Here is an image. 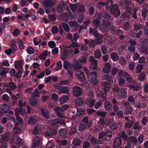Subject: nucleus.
I'll list each match as a JSON object with an SVG mask.
<instances>
[{
  "instance_id": "1",
  "label": "nucleus",
  "mask_w": 148,
  "mask_h": 148,
  "mask_svg": "<svg viewBox=\"0 0 148 148\" xmlns=\"http://www.w3.org/2000/svg\"><path fill=\"white\" fill-rule=\"evenodd\" d=\"M0 143L1 148H7L8 142L10 136V133L9 132H6L5 133L0 135Z\"/></svg>"
},
{
  "instance_id": "46",
  "label": "nucleus",
  "mask_w": 148,
  "mask_h": 148,
  "mask_svg": "<svg viewBox=\"0 0 148 148\" xmlns=\"http://www.w3.org/2000/svg\"><path fill=\"white\" fill-rule=\"evenodd\" d=\"M143 69V65H138L136 67V73H138L141 72Z\"/></svg>"
},
{
  "instance_id": "22",
  "label": "nucleus",
  "mask_w": 148,
  "mask_h": 148,
  "mask_svg": "<svg viewBox=\"0 0 148 148\" xmlns=\"http://www.w3.org/2000/svg\"><path fill=\"white\" fill-rule=\"evenodd\" d=\"M95 101V100L92 99L87 98L85 103L90 108H92L93 106Z\"/></svg>"
},
{
  "instance_id": "12",
  "label": "nucleus",
  "mask_w": 148,
  "mask_h": 148,
  "mask_svg": "<svg viewBox=\"0 0 148 148\" xmlns=\"http://www.w3.org/2000/svg\"><path fill=\"white\" fill-rule=\"evenodd\" d=\"M9 109V107L7 104L0 105V114H2L6 113Z\"/></svg>"
},
{
  "instance_id": "41",
  "label": "nucleus",
  "mask_w": 148,
  "mask_h": 148,
  "mask_svg": "<svg viewBox=\"0 0 148 148\" xmlns=\"http://www.w3.org/2000/svg\"><path fill=\"white\" fill-rule=\"evenodd\" d=\"M82 143V141L78 138H74L72 142L73 145L75 146H79Z\"/></svg>"
},
{
  "instance_id": "52",
  "label": "nucleus",
  "mask_w": 148,
  "mask_h": 148,
  "mask_svg": "<svg viewBox=\"0 0 148 148\" xmlns=\"http://www.w3.org/2000/svg\"><path fill=\"white\" fill-rule=\"evenodd\" d=\"M19 124V123H16L15 124L14 127L13 129V130H15V132L16 134H18L21 133V130L20 128H17V127Z\"/></svg>"
},
{
  "instance_id": "17",
  "label": "nucleus",
  "mask_w": 148,
  "mask_h": 148,
  "mask_svg": "<svg viewBox=\"0 0 148 148\" xmlns=\"http://www.w3.org/2000/svg\"><path fill=\"white\" fill-rule=\"evenodd\" d=\"M102 78L103 80H107V82L108 83L112 84L113 83V80L112 77L107 74H104L102 77Z\"/></svg>"
},
{
  "instance_id": "58",
  "label": "nucleus",
  "mask_w": 148,
  "mask_h": 148,
  "mask_svg": "<svg viewBox=\"0 0 148 148\" xmlns=\"http://www.w3.org/2000/svg\"><path fill=\"white\" fill-rule=\"evenodd\" d=\"M145 76L144 73H141L138 77V80L140 82H143L145 80Z\"/></svg>"
},
{
  "instance_id": "34",
  "label": "nucleus",
  "mask_w": 148,
  "mask_h": 148,
  "mask_svg": "<svg viewBox=\"0 0 148 148\" xmlns=\"http://www.w3.org/2000/svg\"><path fill=\"white\" fill-rule=\"evenodd\" d=\"M69 99V97L67 95H63L60 99V102L62 104L66 102Z\"/></svg>"
},
{
  "instance_id": "47",
  "label": "nucleus",
  "mask_w": 148,
  "mask_h": 148,
  "mask_svg": "<svg viewBox=\"0 0 148 148\" xmlns=\"http://www.w3.org/2000/svg\"><path fill=\"white\" fill-rule=\"evenodd\" d=\"M69 24L70 26H74L76 28H77L79 25L77 22L75 20L70 21Z\"/></svg>"
},
{
  "instance_id": "8",
  "label": "nucleus",
  "mask_w": 148,
  "mask_h": 148,
  "mask_svg": "<svg viewBox=\"0 0 148 148\" xmlns=\"http://www.w3.org/2000/svg\"><path fill=\"white\" fill-rule=\"evenodd\" d=\"M76 78L80 82L84 81L85 79V76L84 73L80 70L77 71L75 74Z\"/></svg>"
},
{
  "instance_id": "4",
  "label": "nucleus",
  "mask_w": 148,
  "mask_h": 148,
  "mask_svg": "<svg viewBox=\"0 0 148 148\" xmlns=\"http://www.w3.org/2000/svg\"><path fill=\"white\" fill-rule=\"evenodd\" d=\"M72 91L73 95L75 97H79L83 94L82 88L80 86L76 85L72 87Z\"/></svg>"
},
{
  "instance_id": "35",
  "label": "nucleus",
  "mask_w": 148,
  "mask_h": 148,
  "mask_svg": "<svg viewBox=\"0 0 148 148\" xmlns=\"http://www.w3.org/2000/svg\"><path fill=\"white\" fill-rule=\"evenodd\" d=\"M117 135L119 136L122 138L123 140H125L127 138V136L125 133L124 131L120 132L118 133Z\"/></svg>"
},
{
  "instance_id": "36",
  "label": "nucleus",
  "mask_w": 148,
  "mask_h": 148,
  "mask_svg": "<svg viewBox=\"0 0 148 148\" xmlns=\"http://www.w3.org/2000/svg\"><path fill=\"white\" fill-rule=\"evenodd\" d=\"M97 94L99 98H101L104 100H106V97L104 95L106 94L103 93L102 91L99 90L97 92Z\"/></svg>"
},
{
  "instance_id": "16",
  "label": "nucleus",
  "mask_w": 148,
  "mask_h": 148,
  "mask_svg": "<svg viewBox=\"0 0 148 148\" xmlns=\"http://www.w3.org/2000/svg\"><path fill=\"white\" fill-rule=\"evenodd\" d=\"M127 92L126 90L123 88H121L118 92L119 97L121 98H124L127 96Z\"/></svg>"
},
{
  "instance_id": "29",
  "label": "nucleus",
  "mask_w": 148,
  "mask_h": 148,
  "mask_svg": "<svg viewBox=\"0 0 148 148\" xmlns=\"http://www.w3.org/2000/svg\"><path fill=\"white\" fill-rule=\"evenodd\" d=\"M89 31L90 33L93 35L95 37H96L98 36L99 34L98 33L97 28L95 27L93 29L92 27H90L89 28Z\"/></svg>"
},
{
  "instance_id": "50",
  "label": "nucleus",
  "mask_w": 148,
  "mask_h": 148,
  "mask_svg": "<svg viewBox=\"0 0 148 148\" xmlns=\"http://www.w3.org/2000/svg\"><path fill=\"white\" fill-rule=\"evenodd\" d=\"M140 51L142 52L145 53L146 55H148V48L147 47L142 46L140 48Z\"/></svg>"
},
{
  "instance_id": "39",
  "label": "nucleus",
  "mask_w": 148,
  "mask_h": 148,
  "mask_svg": "<svg viewBox=\"0 0 148 148\" xmlns=\"http://www.w3.org/2000/svg\"><path fill=\"white\" fill-rule=\"evenodd\" d=\"M104 106L105 110L107 111L109 110L112 106L111 103L108 101H106L105 102Z\"/></svg>"
},
{
  "instance_id": "23",
  "label": "nucleus",
  "mask_w": 148,
  "mask_h": 148,
  "mask_svg": "<svg viewBox=\"0 0 148 148\" xmlns=\"http://www.w3.org/2000/svg\"><path fill=\"white\" fill-rule=\"evenodd\" d=\"M111 65L109 63H106L105 67L103 68L102 71L104 73H108L110 71Z\"/></svg>"
},
{
  "instance_id": "53",
  "label": "nucleus",
  "mask_w": 148,
  "mask_h": 148,
  "mask_svg": "<svg viewBox=\"0 0 148 148\" xmlns=\"http://www.w3.org/2000/svg\"><path fill=\"white\" fill-rule=\"evenodd\" d=\"M134 123L133 121H131L129 122L126 123L125 124V129H130Z\"/></svg>"
},
{
  "instance_id": "44",
  "label": "nucleus",
  "mask_w": 148,
  "mask_h": 148,
  "mask_svg": "<svg viewBox=\"0 0 148 148\" xmlns=\"http://www.w3.org/2000/svg\"><path fill=\"white\" fill-rule=\"evenodd\" d=\"M88 56L86 54H84L82 58L79 60V61L82 64H84L86 62L87 60L86 58Z\"/></svg>"
},
{
  "instance_id": "56",
  "label": "nucleus",
  "mask_w": 148,
  "mask_h": 148,
  "mask_svg": "<svg viewBox=\"0 0 148 148\" xmlns=\"http://www.w3.org/2000/svg\"><path fill=\"white\" fill-rule=\"evenodd\" d=\"M140 43L141 45L147 44H148V38H142L139 40Z\"/></svg>"
},
{
  "instance_id": "27",
  "label": "nucleus",
  "mask_w": 148,
  "mask_h": 148,
  "mask_svg": "<svg viewBox=\"0 0 148 148\" xmlns=\"http://www.w3.org/2000/svg\"><path fill=\"white\" fill-rule=\"evenodd\" d=\"M85 7L84 5L82 4L78 3V7L77 8V11L80 13L83 12L85 11Z\"/></svg>"
},
{
  "instance_id": "18",
  "label": "nucleus",
  "mask_w": 148,
  "mask_h": 148,
  "mask_svg": "<svg viewBox=\"0 0 148 148\" xmlns=\"http://www.w3.org/2000/svg\"><path fill=\"white\" fill-rule=\"evenodd\" d=\"M42 138L40 137H36L33 140V145L34 147H38L41 140H42Z\"/></svg>"
},
{
  "instance_id": "42",
  "label": "nucleus",
  "mask_w": 148,
  "mask_h": 148,
  "mask_svg": "<svg viewBox=\"0 0 148 148\" xmlns=\"http://www.w3.org/2000/svg\"><path fill=\"white\" fill-rule=\"evenodd\" d=\"M132 108L131 106H129L125 108L124 111V114L126 115H128L132 114Z\"/></svg>"
},
{
  "instance_id": "64",
  "label": "nucleus",
  "mask_w": 148,
  "mask_h": 148,
  "mask_svg": "<svg viewBox=\"0 0 148 148\" xmlns=\"http://www.w3.org/2000/svg\"><path fill=\"white\" fill-rule=\"evenodd\" d=\"M142 27L141 24L136 23L134 26V29L136 31L138 32Z\"/></svg>"
},
{
  "instance_id": "43",
  "label": "nucleus",
  "mask_w": 148,
  "mask_h": 148,
  "mask_svg": "<svg viewBox=\"0 0 148 148\" xmlns=\"http://www.w3.org/2000/svg\"><path fill=\"white\" fill-rule=\"evenodd\" d=\"M101 21L97 19H94L92 22L93 26L95 27H99Z\"/></svg>"
},
{
  "instance_id": "28",
  "label": "nucleus",
  "mask_w": 148,
  "mask_h": 148,
  "mask_svg": "<svg viewBox=\"0 0 148 148\" xmlns=\"http://www.w3.org/2000/svg\"><path fill=\"white\" fill-rule=\"evenodd\" d=\"M125 13L122 14L121 16L123 20H127L129 19L130 16L131 15V12H129L125 11Z\"/></svg>"
},
{
  "instance_id": "14",
  "label": "nucleus",
  "mask_w": 148,
  "mask_h": 148,
  "mask_svg": "<svg viewBox=\"0 0 148 148\" xmlns=\"http://www.w3.org/2000/svg\"><path fill=\"white\" fill-rule=\"evenodd\" d=\"M137 143L136 138L134 136L129 137L127 140V143L129 145H134Z\"/></svg>"
},
{
  "instance_id": "11",
  "label": "nucleus",
  "mask_w": 148,
  "mask_h": 148,
  "mask_svg": "<svg viewBox=\"0 0 148 148\" xmlns=\"http://www.w3.org/2000/svg\"><path fill=\"white\" fill-rule=\"evenodd\" d=\"M141 84L140 83H135L134 84L128 85L127 86L130 89H132L135 91H138L140 90Z\"/></svg>"
},
{
  "instance_id": "9",
  "label": "nucleus",
  "mask_w": 148,
  "mask_h": 148,
  "mask_svg": "<svg viewBox=\"0 0 148 148\" xmlns=\"http://www.w3.org/2000/svg\"><path fill=\"white\" fill-rule=\"evenodd\" d=\"M88 81L92 84H95L97 82V75L95 72H92L88 77Z\"/></svg>"
},
{
  "instance_id": "5",
  "label": "nucleus",
  "mask_w": 148,
  "mask_h": 148,
  "mask_svg": "<svg viewBox=\"0 0 148 148\" xmlns=\"http://www.w3.org/2000/svg\"><path fill=\"white\" fill-rule=\"evenodd\" d=\"M110 12L111 14L115 17H118L121 14L120 10L119 9L118 5L117 4L113 5L110 8Z\"/></svg>"
},
{
  "instance_id": "61",
  "label": "nucleus",
  "mask_w": 148,
  "mask_h": 148,
  "mask_svg": "<svg viewBox=\"0 0 148 148\" xmlns=\"http://www.w3.org/2000/svg\"><path fill=\"white\" fill-rule=\"evenodd\" d=\"M48 53V51H45L39 56V58L40 59L45 60V59Z\"/></svg>"
},
{
  "instance_id": "3",
  "label": "nucleus",
  "mask_w": 148,
  "mask_h": 148,
  "mask_svg": "<svg viewBox=\"0 0 148 148\" xmlns=\"http://www.w3.org/2000/svg\"><path fill=\"white\" fill-rule=\"evenodd\" d=\"M119 5L126 9L125 11L129 12H131V8L130 7L132 5L131 0H121L119 3Z\"/></svg>"
},
{
  "instance_id": "37",
  "label": "nucleus",
  "mask_w": 148,
  "mask_h": 148,
  "mask_svg": "<svg viewBox=\"0 0 148 148\" xmlns=\"http://www.w3.org/2000/svg\"><path fill=\"white\" fill-rule=\"evenodd\" d=\"M16 43L18 45V48L22 50L24 49L25 46L23 45V42L21 40L18 39L16 41Z\"/></svg>"
},
{
  "instance_id": "62",
  "label": "nucleus",
  "mask_w": 148,
  "mask_h": 148,
  "mask_svg": "<svg viewBox=\"0 0 148 148\" xmlns=\"http://www.w3.org/2000/svg\"><path fill=\"white\" fill-rule=\"evenodd\" d=\"M27 52L28 54H32L34 53V49L32 46L28 47L27 49Z\"/></svg>"
},
{
  "instance_id": "40",
  "label": "nucleus",
  "mask_w": 148,
  "mask_h": 148,
  "mask_svg": "<svg viewBox=\"0 0 148 148\" xmlns=\"http://www.w3.org/2000/svg\"><path fill=\"white\" fill-rule=\"evenodd\" d=\"M80 62L78 61H76L74 63L73 67L75 69H81L82 65L80 64Z\"/></svg>"
},
{
  "instance_id": "26",
  "label": "nucleus",
  "mask_w": 148,
  "mask_h": 148,
  "mask_svg": "<svg viewBox=\"0 0 148 148\" xmlns=\"http://www.w3.org/2000/svg\"><path fill=\"white\" fill-rule=\"evenodd\" d=\"M84 103L83 99L81 98H77L75 101V105L77 107H79L82 105Z\"/></svg>"
},
{
  "instance_id": "38",
  "label": "nucleus",
  "mask_w": 148,
  "mask_h": 148,
  "mask_svg": "<svg viewBox=\"0 0 148 148\" xmlns=\"http://www.w3.org/2000/svg\"><path fill=\"white\" fill-rule=\"evenodd\" d=\"M119 60V63L121 65L125 66L127 63L126 59L123 56H121Z\"/></svg>"
},
{
  "instance_id": "19",
  "label": "nucleus",
  "mask_w": 148,
  "mask_h": 148,
  "mask_svg": "<svg viewBox=\"0 0 148 148\" xmlns=\"http://www.w3.org/2000/svg\"><path fill=\"white\" fill-rule=\"evenodd\" d=\"M122 145L121 140L119 137L116 138L114 140L113 147L114 148H116Z\"/></svg>"
},
{
  "instance_id": "60",
  "label": "nucleus",
  "mask_w": 148,
  "mask_h": 148,
  "mask_svg": "<svg viewBox=\"0 0 148 148\" xmlns=\"http://www.w3.org/2000/svg\"><path fill=\"white\" fill-rule=\"evenodd\" d=\"M101 50L103 55H105L108 53V50L106 46L102 45L101 46Z\"/></svg>"
},
{
  "instance_id": "2",
  "label": "nucleus",
  "mask_w": 148,
  "mask_h": 148,
  "mask_svg": "<svg viewBox=\"0 0 148 148\" xmlns=\"http://www.w3.org/2000/svg\"><path fill=\"white\" fill-rule=\"evenodd\" d=\"M14 65L16 69L18 70L16 73L15 76L18 78H20L23 73V68L22 62L21 60H18L15 62Z\"/></svg>"
},
{
  "instance_id": "33",
  "label": "nucleus",
  "mask_w": 148,
  "mask_h": 148,
  "mask_svg": "<svg viewBox=\"0 0 148 148\" xmlns=\"http://www.w3.org/2000/svg\"><path fill=\"white\" fill-rule=\"evenodd\" d=\"M67 130L65 128L60 129L59 131V133L60 136L62 137H64L67 134Z\"/></svg>"
},
{
  "instance_id": "57",
  "label": "nucleus",
  "mask_w": 148,
  "mask_h": 148,
  "mask_svg": "<svg viewBox=\"0 0 148 148\" xmlns=\"http://www.w3.org/2000/svg\"><path fill=\"white\" fill-rule=\"evenodd\" d=\"M96 113L98 116H99L104 117L106 116V112L105 111H100L97 112Z\"/></svg>"
},
{
  "instance_id": "55",
  "label": "nucleus",
  "mask_w": 148,
  "mask_h": 148,
  "mask_svg": "<svg viewBox=\"0 0 148 148\" xmlns=\"http://www.w3.org/2000/svg\"><path fill=\"white\" fill-rule=\"evenodd\" d=\"M62 25L64 30L67 32H68L70 31V28L68 25L65 23H63L62 24Z\"/></svg>"
},
{
  "instance_id": "54",
  "label": "nucleus",
  "mask_w": 148,
  "mask_h": 148,
  "mask_svg": "<svg viewBox=\"0 0 148 148\" xmlns=\"http://www.w3.org/2000/svg\"><path fill=\"white\" fill-rule=\"evenodd\" d=\"M32 94L34 97H38L40 96V91L37 88L35 89Z\"/></svg>"
},
{
  "instance_id": "51",
  "label": "nucleus",
  "mask_w": 148,
  "mask_h": 148,
  "mask_svg": "<svg viewBox=\"0 0 148 148\" xmlns=\"http://www.w3.org/2000/svg\"><path fill=\"white\" fill-rule=\"evenodd\" d=\"M38 101L37 99H32L29 100V103L32 106H35L37 105Z\"/></svg>"
},
{
  "instance_id": "25",
  "label": "nucleus",
  "mask_w": 148,
  "mask_h": 148,
  "mask_svg": "<svg viewBox=\"0 0 148 148\" xmlns=\"http://www.w3.org/2000/svg\"><path fill=\"white\" fill-rule=\"evenodd\" d=\"M9 69L8 67L4 68L2 66H0V76H3L6 74L8 71Z\"/></svg>"
},
{
  "instance_id": "49",
  "label": "nucleus",
  "mask_w": 148,
  "mask_h": 148,
  "mask_svg": "<svg viewBox=\"0 0 148 148\" xmlns=\"http://www.w3.org/2000/svg\"><path fill=\"white\" fill-rule=\"evenodd\" d=\"M78 3L75 4H71L70 5V8L71 10L73 12H75L76 9L77 10Z\"/></svg>"
},
{
  "instance_id": "30",
  "label": "nucleus",
  "mask_w": 148,
  "mask_h": 148,
  "mask_svg": "<svg viewBox=\"0 0 148 148\" xmlns=\"http://www.w3.org/2000/svg\"><path fill=\"white\" fill-rule=\"evenodd\" d=\"M42 129V127L40 126H37L33 130L32 133L34 135L37 134L39 133V132L41 131Z\"/></svg>"
},
{
  "instance_id": "20",
  "label": "nucleus",
  "mask_w": 148,
  "mask_h": 148,
  "mask_svg": "<svg viewBox=\"0 0 148 148\" xmlns=\"http://www.w3.org/2000/svg\"><path fill=\"white\" fill-rule=\"evenodd\" d=\"M69 88L67 86H64L62 87L60 89L58 92L59 94H68L69 92Z\"/></svg>"
},
{
  "instance_id": "10",
  "label": "nucleus",
  "mask_w": 148,
  "mask_h": 148,
  "mask_svg": "<svg viewBox=\"0 0 148 148\" xmlns=\"http://www.w3.org/2000/svg\"><path fill=\"white\" fill-rule=\"evenodd\" d=\"M55 4V2L51 0H44L42 5L46 8L51 9Z\"/></svg>"
},
{
  "instance_id": "59",
  "label": "nucleus",
  "mask_w": 148,
  "mask_h": 148,
  "mask_svg": "<svg viewBox=\"0 0 148 148\" xmlns=\"http://www.w3.org/2000/svg\"><path fill=\"white\" fill-rule=\"evenodd\" d=\"M96 139L91 135H90L88 138V140L90 142L92 145L95 144Z\"/></svg>"
},
{
  "instance_id": "24",
  "label": "nucleus",
  "mask_w": 148,
  "mask_h": 148,
  "mask_svg": "<svg viewBox=\"0 0 148 148\" xmlns=\"http://www.w3.org/2000/svg\"><path fill=\"white\" fill-rule=\"evenodd\" d=\"M10 49L13 51V53H14L16 51L17 48V46L16 41L14 40H12L10 41Z\"/></svg>"
},
{
  "instance_id": "63",
  "label": "nucleus",
  "mask_w": 148,
  "mask_h": 148,
  "mask_svg": "<svg viewBox=\"0 0 148 148\" xmlns=\"http://www.w3.org/2000/svg\"><path fill=\"white\" fill-rule=\"evenodd\" d=\"M2 100L4 102H8L10 99V97L6 94L3 95L1 97Z\"/></svg>"
},
{
  "instance_id": "7",
  "label": "nucleus",
  "mask_w": 148,
  "mask_h": 148,
  "mask_svg": "<svg viewBox=\"0 0 148 148\" xmlns=\"http://www.w3.org/2000/svg\"><path fill=\"white\" fill-rule=\"evenodd\" d=\"M89 61L91 62L90 66V69L94 71L97 70L98 68L97 65V60H95L93 57L91 56L90 57Z\"/></svg>"
},
{
  "instance_id": "13",
  "label": "nucleus",
  "mask_w": 148,
  "mask_h": 148,
  "mask_svg": "<svg viewBox=\"0 0 148 148\" xmlns=\"http://www.w3.org/2000/svg\"><path fill=\"white\" fill-rule=\"evenodd\" d=\"M59 106L56 107L54 109V111L56 112L57 116L61 118H64L65 117L64 114L63 113V111L62 110H60L61 109L59 108Z\"/></svg>"
},
{
  "instance_id": "15",
  "label": "nucleus",
  "mask_w": 148,
  "mask_h": 148,
  "mask_svg": "<svg viewBox=\"0 0 148 148\" xmlns=\"http://www.w3.org/2000/svg\"><path fill=\"white\" fill-rule=\"evenodd\" d=\"M65 7L66 4L64 2L60 3L57 7V11L59 13L62 12L65 10Z\"/></svg>"
},
{
  "instance_id": "6",
  "label": "nucleus",
  "mask_w": 148,
  "mask_h": 148,
  "mask_svg": "<svg viewBox=\"0 0 148 148\" xmlns=\"http://www.w3.org/2000/svg\"><path fill=\"white\" fill-rule=\"evenodd\" d=\"M102 16L104 19H106L108 20H109L111 19L110 16L106 12L100 13H96L95 14V17L96 18L95 19L99 20V19L101 18Z\"/></svg>"
},
{
  "instance_id": "48",
  "label": "nucleus",
  "mask_w": 148,
  "mask_h": 148,
  "mask_svg": "<svg viewBox=\"0 0 148 148\" xmlns=\"http://www.w3.org/2000/svg\"><path fill=\"white\" fill-rule=\"evenodd\" d=\"M36 120L34 117H30L28 121V124H29L31 125H33L36 124Z\"/></svg>"
},
{
  "instance_id": "45",
  "label": "nucleus",
  "mask_w": 148,
  "mask_h": 148,
  "mask_svg": "<svg viewBox=\"0 0 148 148\" xmlns=\"http://www.w3.org/2000/svg\"><path fill=\"white\" fill-rule=\"evenodd\" d=\"M94 55L96 58H99L101 56V52L99 49H97L94 53Z\"/></svg>"
},
{
  "instance_id": "31",
  "label": "nucleus",
  "mask_w": 148,
  "mask_h": 148,
  "mask_svg": "<svg viewBox=\"0 0 148 148\" xmlns=\"http://www.w3.org/2000/svg\"><path fill=\"white\" fill-rule=\"evenodd\" d=\"M111 57L114 61H117L119 59L118 54L114 52H113L111 54Z\"/></svg>"
},
{
  "instance_id": "32",
  "label": "nucleus",
  "mask_w": 148,
  "mask_h": 148,
  "mask_svg": "<svg viewBox=\"0 0 148 148\" xmlns=\"http://www.w3.org/2000/svg\"><path fill=\"white\" fill-rule=\"evenodd\" d=\"M40 111L43 116L47 119H49V111L48 110H44L43 109L41 108Z\"/></svg>"
},
{
  "instance_id": "21",
  "label": "nucleus",
  "mask_w": 148,
  "mask_h": 148,
  "mask_svg": "<svg viewBox=\"0 0 148 148\" xmlns=\"http://www.w3.org/2000/svg\"><path fill=\"white\" fill-rule=\"evenodd\" d=\"M52 124L53 125H55L56 124L60 123L61 124H64V121L59 118H56L54 119L51 120Z\"/></svg>"
}]
</instances>
